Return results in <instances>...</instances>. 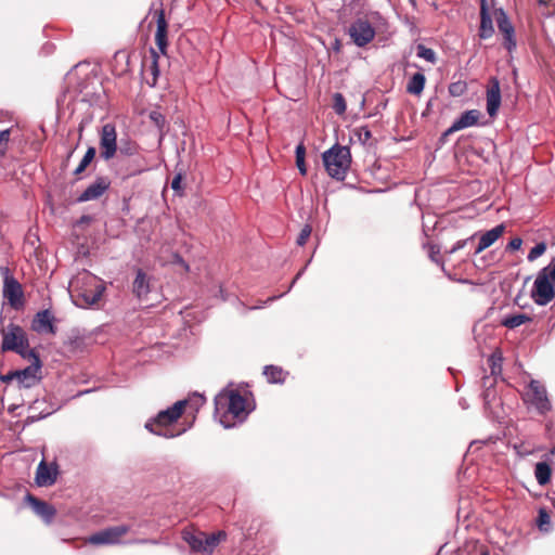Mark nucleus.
Returning <instances> with one entry per match:
<instances>
[{"instance_id":"23","label":"nucleus","mask_w":555,"mask_h":555,"mask_svg":"<svg viewBox=\"0 0 555 555\" xmlns=\"http://www.w3.org/2000/svg\"><path fill=\"white\" fill-rule=\"evenodd\" d=\"M493 33L494 28L492 24V18L488 11L487 2L486 0H481L479 37L481 39H488L493 35Z\"/></svg>"},{"instance_id":"48","label":"nucleus","mask_w":555,"mask_h":555,"mask_svg":"<svg viewBox=\"0 0 555 555\" xmlns=\"http://www.w3.org/2000/svg\"><path fill=\"white\" fill-rule=\"evenodd\" d=\"M460 128H454V122L442 133V139H446L450 134L460 131Z\"/></svg>"},{"instance_id":"42","label":"nucleus","mask_w":555,"mask_h":555,"mask_svg":"<svg viewBox=\"0 0 555 555\" xmlns=\"http://www.w3.org/2000/svg\"><path fill=\"white\" fill-rule=\"evenodd\" d=\"M521 244L522 240L520 237H514L508 242L506 249L512 251L518 250L521 247Z\"/></svg>"},{"instance_id":"52","label":"nucleus","mask_w":555,"mask_h":555,"mask_svg":"<svg viewBox=\"0 0 555 555\" xmlns=\"http://www.w3.org/2000/svg\"><path fill=\"white\" fill-rule=\"evenodd\" d=\"M439 254V250H435V247H431L430 250V259L437 263H439V259L437 258V255Z\"/></svg>"},{"instance_id":"51","label":"nucleus","mask_w":555,"mask_h":555,"mask_svg":"<svg viewBox=\"0 0 555 555\" xmlns=\"http://www.w3.org/2000/svg\"><path fill=\"white\" fill-rule=\"evenodd\" d=\"M175 262L179 263L180 266H182L185 271L189 270V266L186 264V262L179 255L175 256Z\"/></svg>"},{"instance_id":"47","label":"nucleus","mask_w":555,"mask_h":555,"mask_svg":"<svg viewBox=\"0 0 555 555\" xmlns=\"http://www.w3.org/2000/svg\"><path fill=\"white\" fill-rule=\"evenodd\" d=\"M296 166L301 175L307 173V168L305 164V159H296Z\"/></svg>"},{"instance_id":"30","label":"nucleus","mask_w":555,"mask_h":555,"mask_svg":"<svg viewBox=\"0 0 555 555\" xmlns=\"http://www.w3.org/2000/svg\"><path fill=\"white\" fill-rule=\"evenodd\" d=\"M263 374L269 383H282L284 380V371L275 365H266Z\"/></svg>"},{"instance_id":"29","label":"nucleus","mask_w":555,"mask_h":555,"mask_svg":"<svg viewBox=\"0 0 555 555\" xmlns=\"http://www.w3.org/2000/svg\"><path fill=\"white\" fill-rule=\"evenodd\" d=\"M138 151H139L138 144L129 139H127V140L121 139L119 142V145L117 144V153L120 156L131 157V156L137 155Z\"/></svg>"},{"instance_id":"26","label":"nucleus","mask_w":555,"mask_h":555,"mask_svg":"<svg viewBox=\"0 0 555 555\" xmlns=\"http://www.w3.org/2000/svg\"><path fill=\"white\" fill-rule=\"evenodd\" d=\"M426 78L422 73H415L408 81L406 92L413 95H420L425 87Z\"/></svg>"},{"instance_id":"44","label":"nucleus","mask_w":555,"mask_h":555,"mask_svg":"<svg viewBox=\"0 0 555 555\" xmlns=\"http://www.w3.org/2000/svg\"><path fill=\"white\" fill-rule=\"evenodd\" d=\"M181 175H177L171 181V189L176 192L181 191Z\"/></svg>"},{"instance_id":"17","label":"nucleus","mask_w":555,"mask_h":555,"mask_svg":"<svg viewBox=\"0 0 555 555\" xmlns=\"http://www.w3.org/2000/svg\"><path fill=\"white\" fill-rule=\"evenodd\" d=\"M167 28L168 24L165 17L164 10H159L156 13V34H155V42L160 53L166 55L168 40H167Z\"/></svg>"},{"instance_id":"28","label":"nucleus","mask_w":555,"mask_h":555,"mask_svg":"<svg viewBox=\"0 0 555 555\" xmlns=\"http://www.w3.org/2000/svg\"><path fill=\"white\" fill-rule=\"evenodd\" d=\"M552 469L545 462H539L534 468V476L539 485L544 486L551 480Z\"/></svg>"},{"instance_id":"20","label":"nucleus","mask_w":555,"mask_h":555,"mask_svg":"<svg viewBox=\"0 0 555 555\" xmlns=\"http://www.w3.org/2000/svg\"><path fill=\"white\" fill-rule=\"evenodd\" d=\"M505 225L504 224H498L491 230L485 232L480 238L477 248L475 249V255L480 254L486 248L490 247L492 244H494L500 236L504 233Z\"/></svg>"},{"instance_id":"1","label":"nucleus","mask_w":555,"mask_h":555,"mask_svg":"<svg viewBox=\"0 0 555 555\" xmlns=\"http://www.w3.org/2000/svg\"><path fill=\"white\" fill-rule=\"evenodd\" d=\"M204 403L205 397L199 393H194L189 400L177 401L172 406L159 411L155 417L145 423L144 427L150 433L164 438L177 437L180 433L173 431V429L170 428V425L177 422L188 404L193 405L195 410H197Z\"/></svg>"},{"instance_id":"8","label":"nucleus","mask_w":555,"mask_h":555,"mask_svg":"<svg viewBox=\"0 0 555 555\" xmlns=\"http://www.w3.org/2000/svg\"><path fill=\"white\" fill-rule=\"evenodd\" d=\"M0 271L3 275V297L13 309H22L24 306V293L21 283L11 274L8 267H1Z\"/></svg>"},{"instance_id":"16","label":"nucleus","mask_w":555,"mask_h":555,"mask_svg":"<svg viewBox=\"0 0 555 555\" xmlns=\"http://www.w3.org/2000/svg\"><path fill=\"white\" fill-rule=\"evenodd\" d=\"M501 105L500 81L496 77H491L487 89V113L494 117Z\"/></svg>"},{"instance_id":"10","label":"nucleus","mask_w":555,"mask_h":555,"mask_svg":"<svg viewBox=\"0 0 555 555\" xmlns=\"http://www.w3.org/2000/svg\"><path fill=\"white\" fill-rule=\"evenodd\" d=\"M375 34L372 24L366 18L362 17L354 20L348 28V35L353 43L360 48L369 44L374 39Z\"/></svg>"},{"instance_id":"45","label":"nucleus","mask_w":555,"mask_h":555,"mask_svg":"<svg viewBox=\"0 0 555 555\" xmlns=\"http://www.w3.org/2000/svg\"><path fill=\"white\" fill-rule=\"evenodd\" d=\"M295 154H296V159H305L306 149L302 143H300L296 146Z\"/></svg>"},{"instance_id":"14","label":"nucleus","mask_w":555,"mask_h":555,"mask_svg":"<svg viewBox=\"0 0 555 555\" xmlns=\"http://www.w3.org/2000/svg\"><path fill=\"white\" fill-rule=\"evenodd\" d=\"M496 24L500 33L503 35V46L508 52L516 49L515 29L506 13L500 9L495 11Z\"/></svg>"},{"instance_id":"24","label":"nucleus","mask_w":555,"mask_h":555,"mask_svg":"<svg viewBox=\"0 0 555 555\" xmlns=\"http://www.w3.org/2000/svg\"><path fill=\"white\" fill-rule=\"evenodd\" d=\"M480 112L478 109L465 111L454 120V128L465 129L473 127L478 124L480 118Z\"/></svg>"},{"instance_id":"15","label":"nucleus","mask_w":555,"mask_h":555,"mask_svg":"<svg viewBox=\"0 0 555 555\" xmlns=\"http://www.w3.org/2000/svg\"><path fill=\"white\" fill-rule=\"evenodd\" d=\"M111 181L106 177H98L78 197V202H89L101 197L109 188Z\"/></svg>"},{"instance_id":"43","label":"nucleus","mask_w":555,"mask_h":555,"mask_svg":"<svg viewBox=\"0 0 555 555\" xmlns=\"http://www.w3.org/2000/svg\"><path fill=\"white\" fill-rule=\"evenodd\" d=\"M546 275L552 280V282L555 284V261H553L547 267L541 269Z\"/></svg>"},{"instance_id":"11","label":"nucleus","mask_w":555,"mask_h":555,"mask_svg":"<svg viewBox=\"0 0 555 555\" xmlns=\"http://www.w3.org/2000/svg\"><path fill=\"white\" fill-rule=\"evenodd\" d=\"M117 155V132L112 122L102 126L100 131V156L104 160H111Z\"/></svg>"},{"instance_id":"59","label":"nucleus","mask_w":555,"mask_h":555,"mask_svg":"<svg viewBox=\"0 0 555 555\" xmlns=\"http://www.w3.org/2000/svg\"><path fill=\"white\" fill-rule=\"evenodd\" d=\"M453 87H454V86L450 87V93H451V94H455V92H454V90H453Z\"/></svg>"},{"instance_id":"61","label":"nucleus","mask_w":555,"mask_h":555,"mask_svg":"<svg viewBox=\"0 0 555 555\" xmlns=\"http://www.w3.org/2000/svg\"><path fill=\"white\" fill-rule=\"evenodd\" d=\"M481 555H489V553L488 552H483Z\"/></svg>"},{"instance_id":"38","label":"nucleus","mask_w":555,"mask_h":555,"mask_svg":"<svg viewBox=\"0 0 555 555\" xmlns=\"http://www.w3.org/2000/svg\"><path fill=\"white\" fill-rule=\"evenodd\" d=\"M311 232H312L311 225L306 224L301 229V231H300V233H299V235L297 237V244L299 246H304L306 244L307 240L309 238V236L311 235Z\"/></svg>"},{"instance_id":"34","label":"nucleus","mask_w":555,"mask_h":555,"mask_svg":"<svg viewBox=\"0 0 555 555\" xmlns=\"http://www.w3.org/2000/svg\"><path fill=\"white\" fill-rule=\"evenodd\" d=\"M10 135H11L10 128L0 130V156L1 157H3L8 152Z\"/></svg>"},{"instance_id":"54","label":"nucleus","mask_w":555,"mask_h":555,"mask_svg":"<svg viewBox=\"0 0 555 555\" xmlns=\"http://www.w3.org/2000/svg\"><path fill=\"white\" fill-rule=\"evenodd\" d=\"M538 1L542 5H548L552 2V0H538Z\"/></svg>"},{"instance_id":"55","label":"nucleus","mask_w":555,"mask_h":555,"mask_svg":"<svg viewBox=\"0 0 555 555\" xmlns=\"http://www.w3.org/2000/svg\"><path fill=\"white\" fill-rule=\"evenodd\" d=\"M143 170H144L143 168H141V169H137V170H133V171L128 172V175H129V176H132V175L139 173V172H141V171H143Z\"/></svg>"},{"instance_id":"6","label":"nucleus","mask_w":555,"mask_h":555,"mask_svg":"<svg viewBox=\"0 0 555 555\" xmlns=\"http://www.w3.org/2000/svg\"><path fill=\"white\" fill-rule=\"evenodd\" d=\"M183 540L189 544L193 552L210 555L214 553L218 544L225 540L227 534L224 531H218L207 534L202 531L193 532L184 530L182 532Z\"/></svg>"},{"instance_id":"2","label":"nucleus","mask_w":555,"mask_h":555,"mask_svg":"<svg viewBox=\"0 0 555 555\" xmlns=\"http://www.w3.org/2000/svg\"><path fill=\"white\" fill-rule=\"evenodd\" d=\"M215 413L224 428H231L246 418V400L238 391L224 389L215 398Z\"/></svg>"},{"instance_id":"12","label":"nucleus","mask_w":555,"mask_h":555,"mask_svg":"<svg viewBox=\"0 0 555 555\" xmlns=\"http://www.w3.org/2000/svg\"><path fill=\"white\" fill-rule=\"evenodd\" d=\"M129 526L120 525L103 529L88 538L93 545H113L121 543V538L129 531Z\"/></svg>"},{"instance_id":"40","label":"nucleus","mask_w":555,"mask_h":555,"mask_svg":"<svg viewBox=\"0 0 555 555\" xmlns=\"http://www.w3.org/2000/svg\"><path fill=\"white\" fill-rule=\"evenodd\" d=\"M475 237V235H472L470 237L468 238H465V240H460L457 241L453 246L452 248L449 250V254H454L456 253L457 250L464 248L468 242H470L473 238Z\"/></svg>"},{"instance_id":"19","label":"nucleus","mask_w":555,"mask_h":555,"mask_svg":"<svg viewBox=\"0 0 555 555\" xmlns=\"http://www.w3.org/2000/svg\"><path fill=\"white\" fill-rule=\"evenodd\" d=\"M53 315L49 310L39 311L34 321H33V330L38 333H50L55 334V326L53 325Z\"/></svg>"},{"instance_id":"33","label":"nucleus","mask_w":555,"mask_h":555,"mask_svg":"<svg viewBox=\"0 0 555 555\" xmlns=\"http://www.w3.org/2000/svg\"><path fill=\"white\" fill-rule=\"evenodd\" d=\"M333 108L336 114L343 115L346 112L347 105L345 98L341 93H334L333 95Z\"/></svg>"},{"instance_id":"41","label":"nucleus","mask_w":555,"mask_h":555,"mask_svg":"<svg viewBox=\"0 0 555 555\" xmlns=\"http://www.w3.org/2000/svg\"><path fill=\"white\" fill-rule=\"evenodd\" d=\"M358 135H359V140L362 143H365L366 141H369L371 139L372 133L367 127H362L359 129Z\"/></svg>"},{"instance_id":"9","label":"nucleus","mask_w":555,"mask_h":555,"mask_svg":"<svg viewBox=\"0 0 555 555\" xmlns=\"http://www.w3.org/2000/svg\"><path fill=\"white\" fill-rule=\"evenodd\" d=\"M554 283L540 270L531 289V298L538 306H546L555 296Z\"/></svg>"},{"instance_id":"36","label":"nucleus","mask_w":555,"mask_h":555,"mask_svg":"<svg viewBox=\"0 0 555 555\" xmlns=\"http://www.w3.org/2000/svg\"><path fill=\"white\" fill-rule=\"evenodd\" d=\"M546 250V245L545 243L541 242V243H538L535 244L529 251L528 256H527V259L528 261H534L535 259H538L540 256H542Z\"/></svg>"},{"instance_id":"60","label":"nucleus","mask_w":555,"mask_h":555,"mask_svg":"<svg viewBox=\"0 0 555 555\" xmlns=\"http://www.w3.org/2000/svg\"><path fill=\"white\" fill-rule=\"evenodd\" d=\"M551 453H552L553 455H555V446L553 447V449H552Z\"/></svg>"},{"instance_id":"46","label":"nucleus","mask_w":555,"mask_h":555,"mask_svg":"<svg viewBox=\"0 0 555 555\" xmlns=\"http://www.w3.org/2000/svg\"><path fill=\"white\" fill-rule=\"evenodd\" d=\"M0 379H1L3 383H9V382H12V380H16V377H15V371H10V372H8L5 375H1V376H0Z\"/></svg>"},{"instance_id":"31","label":"nucleus","mask_w":555,"mask_h":555,"mask_svg":"<svg viewBox=\"0 0 555 555\" xmlns=\"http://www.w3.org/2000/svg\"><path fill=\"white\" fill-rule=\"evenodd\" d=\"M95 153H96L95 147H93V146L88 147V150H87L85 156L82 157V159L80 160L78 167L74 170L75 176H79L80 173H82L86 170V168L93 160Z\"/></svg>"},{"instance_id":"5","label":"nucleus","mask_w":555,"mask_h":555,"mask_svg":"<svg viewBox=\"0 0 555 555\" xmlns=\"http://www.w3.org/2000/svg\"><path fill=\"white\" fill-rule=\"evenodd\" d=\"M2 335L1 349L3 351H14L24 359H30V357H35L37 353L34 349L29 348L28 338L20 325L9 324L7 331H2Z\"/></svg>"},{"instance_id":"57","label":"nucleus","mask_w":555,"mask_h":555,"mask_svg":"<svg viewBox=\"0 0 555 555\" xmlns=\"http://www.w3.org/2000/svg\"><path fill=\"white\" fill-rule=\"evenodd\" d=\"M138 542H140V543H149V542H150V540L144 539V540H139ZM151 543H155V542H154V541H151Z\"/></svg>"},{"instance_id":"39","label":"nucleus","mask_w":555,"mask_h":555,"mask_svg":"<svg viewBox=\"0 0 555 555\" xmlns=\"http://www.w3.org/2000/svg\"><path fill=\"white\" fill-rule=\"evenodd\" d=\"M546 525H550V515L546 513L545 509L539 511V517H538V526L541 530L546 531L547 528Z\"/></svg>"},{"instance_id":"21","label":"nucleus","mask_w":555,"mask_h":555,"mask_svg":"<svg viewBox=\"0 0 555 555\" xmlns=\"http://www.w3.org/2000/svg\"><path fill=\"white\" fill-rule=\"evenodd\" d=\"M57 470L56 468H51L48 464L42 460L37 467L36 472V483L40 487L52 486L56 481Z\"/></svg>"},{"instance_id":"32","label":"nucleus","mask_w":555,"mask_h":555,"mask_svg":"<svg viewBox=\"0 0 555 555\" xmlns=\"http://www.w3.org/2000/svg\"><path fill=\"white\" fill-rule=\"evenodd\" d=\"M416 55L431 64H435L437 61L435 51L430 48L425 47L424 44H418L416 47Z\"/></svg>"},{"instance_id":"49","label":"nucleus","mask_w":555,"mask_h":555,"mask_svg":"<svg viewBox=\"0 0 555 555\" xmlns=\"http://www.w3.org/2000/svg\"><path fill=\"white\" fill-rule=\"evenodd\" d=\"M460 128H454V122L442 133V139H446L450 134L460 131Z\"/></svg>"},{"instance_id":"18","label":"nucleus","mask_w":555,"mask_h":555,"mask_svg":"<svg viewBox=\"0 0 555 555\" xmlns=\"http://www.w3.org/2000/svg\"><path fill=\"white\" fill-rule=\"evenodd\" d=\"M26 499L29 502L34 512L38 516H40L47 524H50L53 520L56 511L51 504L41 501L30 494H27Z\"/></svg>"},{"instance_id":"13","label":"nucleus","mask_w":555,"mask_h":555,"mask_svg":"<svg viewBox=\"0 0 555 555\" xmlns=\"http://www.w3.org/2000/svg\"><path fill=\"white\" fill-rule=\"evenodd\" d=\"M31 364L23 370H15V377L17 385L23 388H31L37 385L41 379V361L36 353L30 357Z\"/></svg>"},{"instance_id":"25","label":"nucleus","mask_w":555,"mask_h":555,"mask_svg":"<svg viewBox=\"0 0 555 555\" xmlns=\"http://www.w3.org/2000/svg\"><path fill=\"white\" fill-rule=\"evenodd\" d=\"M44 404H46L44 400L36 399L29 405V410L31 412H36L37 410L41 409V406L44 405ZM53 412H54L53 409H43L38 414L34 413V414L28 415L27 418H26V423L27 424H33L35 422H38V421L42 420V418H46L47 416L51 415Z\"/></svg>"},{"instance_id":"7","label":"nucleus","mask_w":555,"mask_h":555,"mask_svg":"<svg viewBox=\"0 0 555 555\" xmlns=\"http://www.w3.org/2000/svg\"><path fill=\"white\" fill-rule=\"evenodd\" d=\"M524 401L526 404L533 406L541 415L546 414L552 409L545 386L537 379L530 380L528 390L524 395Z\"/></svg>"},{"instance_id":"27","label":"nucleus","mask_w":555,"mask_h":555,"mask_svg":"<svg viewBox=\"0 0 555 555\" xmlns=\"http://www.w3.org/2000/svg\"><path fill=\"white\" fill-rule=\"evenodd\" d=\"M530 321L531 318L529 315L525 313H517L504 317L501 324L507 328H516Z\"/></svg>"},{"instance_id":"56","label":"nucleus","mask_w":555,"mask_h":555,"mask_svg":"<svg viewBox=\"0 0 555 555\" xmlns=\"http://www.w3.org/2000/svg\"><path fill=\"white\" fill-rule=\"evenodd\" d=\"M302 274V271L298 272L297 275L295 276V279L293 280V284L300 278V275Z\"/></svg>"},{"instance_id":"37","label":"nucleus","mask_w":555,"mask_h":555,"mask_svg":"<svg viewBox=\"0 0 555 555\" xmlns=\"http://www.w3.org/2000/svg\"><path fill=\"white\" fill-rule=\"evenodd\" d=\"M150 119L154 122V125L162 130L165 127L166 118L165 116L158 112V111H152L150 113Z\"/></svg>"},{"instance_id":"53","label":"nucleus","mask_w":555,"mask_h":555,"mask_svg":"<svg viewBox=\"0 0 555 555\" xmlns=\"http://www.w3.org/2000/svg\"><path fill=\"white\" fill-rule=\"evenodd\" d=\"M490 396H491V392L489 390L485 391L483 392V401H485V405L487 406L490 402Z\"/></svg>"},{"instance_id":"50","label":"nucleus","mask_w":555,"mask_h":555,"mask_svg":"<svg viewBox=\"0 0 555 555\" xmlns=\"http://www.w3.org/2000/svg\"><path fill=\"white\" fill-rule=\"evenodd\" d=\"M491 373L492 374H496L501 371V364L496 363V361L494 360V358L492 357L491 358Z\"/></svg>"},{"instance_id":"22","label":"nucleus","mask_w":555,"mask_h":555,"mask_svg":"<svg viewBox=\"0 0 555 555\" xmlns=\"http://www.w3.org/2000/svg\"><path fill=\"white\" fill-rule=\"evenodd\" d=\"M132 292L139 300L146 299L150 293V279L142 269L137 270Z\"/></svg>"},{"instance_id":"58","label":"nucleus","mask_w":555,"mask_h":555,"mask_svg":"<svg viewBox=\"0 0 555 555\" xmlns=\"http://www.w3.org/2000/svg\"><path fill=\"white\" fill-rule=\"evenodd\" d=\"M334 49L337 50V51L339 50V42L338 41L335 42Z\"/></svg>"},{"instance_id":"4","label":"nucleus","mask_w":555,"mask_h":555,"mask_svg":"<svg viewBox=\"0 0 555 555\" xmlns=\"http://www.w3.org/2000/svg\"><path fill=\"white\" fill-rule=\"evenodd\" d=\"M322 160L328 176L343 181L351 165L350 149L345 145L334 144L322 154Z\"/></svg>"},{"instance_id":"35","label":"nucleus","mask_w":555,"mask_h":555,"mask_svg":"<svg viewBox=\"0 0 555 555\" xmlns=\"http://www.w3.org/2000/svg\"><path fill=\"white\" fill-rule=\"evenodd\" d=\"M152 53V63L150 66L151 74L153 76L152 86H155L157 78L159 76V67H158V54L155 52L154 49H151Z\"/></svg>"},{"instance_id":"3","label":"nucleus","mask_w":555,"mask_h":555,"mask_svg":"<svg viewBox=\"0 0 555 555\" xmlns=\"http://www.w3.org/2000/svg\"><path fill=\"white\" fill-rule=\"evenodd\" d=\"M73 302L80 308L95 305L102 297L105 286L95 275L83 272L70 282Z\"/></svg>"}]
</instances>
